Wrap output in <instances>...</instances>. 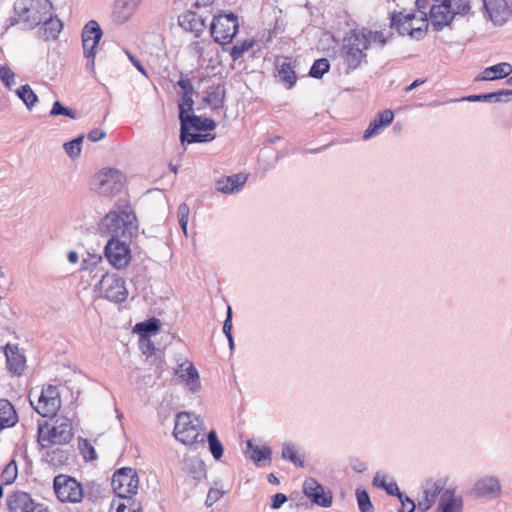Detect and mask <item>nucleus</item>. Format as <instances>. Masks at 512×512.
I'll return each instance as SVG.
<instances>
[{
	"label": "nucleus",
	"mask_w": 512,
	"mask_h": 512,
	"mask_svg": "<svg viewBox=\"0 0 512 512\" xmlns=\"http://www.w3.org/2000/svg\"><path fill=\"white\" fill-rule=\"evenodd\" d=\"M485 12L495 25H503L510 17V9L505 0H482Z\"/></svg>",
	"instance_id": "nucleus-20"
},
{
	"label": "nucleus",
	"mask_w": 512,
	"mask_h": 512,
	"mask_svg": "<svg viewBox=\"0 0 512 512\" xmlns=\"http://www.w3.org/2000/svg\"><path fill=\"white\" fill-rule=\"evenodd\" d=\"M38 437L42 447L66 444L73 437L71 423L68 419H57L51 426L40 427Z\"/></svg>",
	"instance_id": "nucleus-6"
},
{
	"label": "nucleus",
	"mask_w": 512,
	"mask_h": 512,
	"mask_svg": "<svg viewBox=\"0 0 512 512\" xmlns=\"http://www.w3.org/2000/svg\"><path fill=\"white\" fill-rule=\"evenodd\" d=\"M7 506L10 512H49L42 503H35L28 493L15 492L8 496Z\"/></svg>",
	"instance_id": "nucleus-15"
},
{
	"label": "nucleus",
	"mask_w": 512,
	"mask_h": 512,
	"mask_svg": "<svg viewBox=\"0 0 512 512\" xmlns=\"http://www.w3.org/2000/svg\"><path fill=\"white\" fill-rule=\"evenodd\" d=\"M34 409L43 417L55 416L61 407V398L58 388L54 385L44 387L38 397L37 403L30 400Z\"/></svg>",
	"instance_id": "nucleus-13"
},
{
	"label": "nucleus",
	"mask_w": 512,
	"mask_h": 512,
	"mask_svg": "<svg viewBox=\"0 0 512 512\" xmlns=\"http://www.w3.org/2000/svg\"><path fill=\"white\" fill-rule=\"evenodd\" d=\"M101 224L111 237L131 239L138 231L136 215L126 200H119Z\"/></svg>",
	"instance_id": "nucleus-1"
},
{
	"label": "nucleus",
	"mask_w": 512,
	"mask_h": 512,
	"mask_svg": "<svg viewBox=\"0 0 512 512\" xmlns=\"http://www.w3.org/2000/svg\"><path fill=\"white\" fill-rule=\"evenodd\" d=\"M136 328L140 332H144L146 334L155 333L159 329V321L157 319H151L146 322L137 324Z\"/></svg>",
	"instance_id": "nucleus-51"
},
{
	"label": "nucleus",
	"mask_w": 512,
	"mask_h": 512,
	"mask_svg": "<svg viewBox=\"0 0 512 512\" xmlns=\"http://www.w3.org/2000/svg\"><path fill=\"white\" fill-rule=\"evenodd\" d=\"M373 484L384 489L389 483L386 482V476L383 473L377 472L373 478Z\"/></svg>",
	"instance_id": "nucleus-62"
},
{
	"label": "nucleus",
	"mask_w": 512,
	"mask_h": 512,
	"mask_svg": "<svg viewBox=\"0 0 512 512\" xmlns=\"http://www.w3.org/2000/svg\"><path fill=\"white\" fill-rule=\"evenodd\" d=\"M115 512H140V508L136 507L134 502L130 508H127L125 503L118 502L115 507Z\"/></svg>",
	"instance_id": "nucleus-63"
},
{
	"label": "nucleus",
	"mask_w": 512,
	"mask_h": 512,
	"mask_svg": "<svg viewBox=\"0 0 512 512\" xmlns=\"http://www.w3.org/2000/svg\"><path fill=\"white\" fill-rule=\"evenodd\" d=\"M179 24L186 31L195 33L196 36L202 33L206 26L202 17L191 11L179 17Z\"/></svg>",
	"instance_id": "nucleus-26"
},
{
	"label": "nucleus",
	"mask_w": 512,
	"mask_h": 512,
	"mask_svg": "<svg viewBox=\"0 0 512 512\" xmlns=\"http://www.w3.org/2000/svg\"><path fill=\"white\" fill-rule=\"evenodd\" d=\"M231 331H232V310H231V307H228L227 317L223 324V332L225 333V335L227 337H230V335H232Z\"/></svg>",
	"instance_id": "nucleus-60"
},
{
	"label": "nucleus",
	"mask_w": 512,
	"mask_h": 512,
	"mask_svg": "<svg viewBox=\"0 0 512 512\" xmlns=\"http://www.w3.org/2000/svg\"><path fill=\"white\" fill-rule=\"evenodd\" d=\"M247 448L250 451V458L257 464L260 465L262 462L271 460L272 451L268 446H257L254 445L251 440L247 441Z\"/></svg>",
	"instance_id": "nucleus-35"
},
{
	"label": "nucleus",
	"mask_w": 512,
	"mask_h": 512,
	"mask_svg": "<svg viewBox=\"0 0 512 512\" xmlns=\"http://www.w3.org/2000/svg\"><path fill=\"white\" fill-rule=\"evenodd\" d=\"M175 375L185 383L186 387L191 392H197L200 389L201 383L199 374L192 362L184 360L180 363L175 369Z\"/></svg>",
	"instance_id": "nucleus-19"
},
{
	"label": "nucleus",
	"mask_w": 512,
	"mask_h": 512,
	"mask_svg": "<svg viewBox=\"0 0 512 512\" xmlns=\"http://www.w3.org/2000/svg\"><path fill=\"white\" fill-rule=\"evenodd\" d=\"M362 41V38H360L357 32L351 33L344 39L341 56L348 69L354 70L358 68L365 60L366 46Z\"/></svg>",
	"instance_id": "nucleus-10"
},
{
	"label": "nucleus",
	"mask_w": 512,
	"mask_h": 512,
	"mask_svg": "<svg viewBox=\"0 0 512 512\" xmlns=\"http://www.w3.org/2000/svg\"><path fill=\"white\" fill-rule=\"evenodd\" d=\"M399 500L401 502V508L399 509V512H414L415 503L413 500H411L404 494L402 498H399Z\"/></svg>",
	"instance_id": "nucleus-58"
},
{
	"label": "nucleus",
	"mask_w": 512,
	"mask_h": 512,
	"mask_svg": "<svg viewBox=\"0 0 512 512\" xmlns=\"http://www.w3.org/2000/svg\"><path fill=\"white\" fill-rule=\"evenodd\" d=\"M356 496H357L358 506H359V509L361 510V512L372 511L373 506L371 504L370 497L366 491L357 490Z\"/></svg>",
	"instance_id": "nucleus-49"
},
{
	"label": "nucleus",
	"mask_w": 512,
	"mask_h": 512,
	"mask_svg": "<svg viewBox=\"0 0 512 512\" xmlns=\"http://www.w3.org/2000/svg\"><path fill=\"white\" fill-rule=\"evenodd\" d=\"M384 490L389 494V495H395L397 496L398 498H402L403 497V493L399 491V488L397 486V484L395 482H392V483H389L385 488Z\"/></svg>",
	"instance_id": "nucleus-64"
},
{
	"label": "nucleus",
	"mask_w": 512,
	"mask_h": 512,
	"mask_svg": "<svg viewBox=\"0 0 512 512\" xmlns=\"http://www.w3.org/2000/svg\"><path fill=\"white\" fill-rule=\"evenodd\" d=\"M193 94L182 93L179 102V119L189 116V112L193 110Z\"/></svg>",
	"instance_id": "nucleus-41"
},
{
	"label": "nucleus",
	"mask_w": 512,
	"mask_h": 512,
	"mask_svg": "<svg viewBox=\"0 0 512 512\" xmlns=\"http://www.w3.org/2000/svg\"><path fill=\"white\" fill-rule=\"evenodd\" d=\"M106 133L99 128H95L88 133V139L92 142H97L105 138Z\"/></svg>",
	"instance_id": "nucleus-61"
},
{
	"label": "nucleus",
	"mask_w": 512,
	"mask_h": 512,
	"mask_svg": "<svg viewBox=\"0 0 512 512\" xmlns=\"http://www.w3.org/2000/svg\"><path fill=\"white\" fill-rule=\"evenodd\" d=\"M360 38H362L363 44L366 46V50L379 47L382 48L387 43L388 36H386L382 31H371L368 29H362L360 32H357Z\"/></svg>",
	"instance_id": "nucleus-27"
},
{
	"label": "nucleus",
	"mask_w": 512,
	"mask_h": 512,
	"mask_svg": "<svg viewBox=\"0 0 512 512\" xmlns=\"http://www.w3.org/2000/svg\"><path fill=\"white\" fill-rule=\"evenodd\" d=\"M7 367L15 375H21L26 367V359L16 345L7 344L5 347Z\"/></svg>",
	"instance_id": "nucleus-22"
},
{
	"label": "nucleus",
	"mask_w": 512,
	"mask_h": 512,
	"mask_svg": "<svg viewBox=\"0 0 512 512\" xmlns=\"http://www.w3.org/2000/svg\"><path fill=\"white\" fill-rule=\"evenodd\" d=\"M63 458V450L56 448L51 452L46 453V460L50 462L51 465L57 466L61 465Z\"/></svg>",
	"instance_id": "nucleus-53"
},
{
	"label": "nucleus",
	"mask_w": 512,
	"mask_h": 512,
	"mask_svg": "<svg viewBox=\"0 0 512 512\" xmlns=\"http://www.w3.org/2000/svg\"><path fill=\"white\" fill-rule=\"evenodd\" d=\"M42 22L44 24L41 28L43 39L46 41L56 39L63 28L62 22L58 18L52 17L51 11L49 16Z\"/></svg>",
	"instance_id": "nucleus-31"
},
{
	"label": "nucleus",
	"mask_w": 512,
	"mask_h": 512,
	"mask_svg": "<svg viewBox=\"0 0 512 512\" xmlns=\"http://www.w3.org/2000/svg\"><path fill=\"white\" fill-rule=\"evenodd\" d=\"M102 37V30L99 26V24L91 20L89 21L82 32V39H89V40H96L99 41Z\"/></svg>",
	"instance_id": "nucleus-39"
},
{
	"label": "nucleus",
	"mask_w": 512,
	"mask_h": 512,
	"mask_svg": "<svg viewBox=\"0 0 512 512\" xmlns=\"http://www.w3.org/2000/svg\"><path fill=\"white\" fill-rule=\"evenodd\" d=\"M53 486L57 498L63 503H79L83 498L82 485L70 476L63 474L56 476Z\"/></svg>",
	"instance_id": "nucleus-11"
},
{
	"label": "nucleus",
	"mask_w": 512,
	"mask_h": 512,
	"mask_svg": "<svg viewBox=\"0 0 512 512\" xmlns=\"http://www.w3.org/2000/svg\"><path fill=\"white\" fill-rule=\"evenodd\" d=\"M224 495V491L218 488H211L208 492L206 505L212 506L215 502H217Z\"/></svg>",
	"instance_id": "nucleus-56"
},
{
	"label": "nucleus",
	"mask_w": 512,
	"mask_h": 512,
	"mask_svg": "<svg viewBox=\"0 0 512 512\" xmlns=\"http://www.w3.org/2000/svg\"><path fill=\"white\" fill-rule=\"evenodd\" d=\"M239 29L238 17L233 13H221L214 16L210 25V33L216 43L226 45L232 43Z\"/></svg>",
	"instance_id": "nucleus-4"
},
{
	"label": "nucleus",
	"mask_w": 512,
	"mask_h": 512,
	"mask_svg": "<svg viewBox=\"0 0 512 512\" xmlns=\"http://www.w3.org/2000/svg\"><path fill=\"white\" fill-rule=\"evenodd\" d=\"M382 128H384V126H382L378 120L374 119L370 122L368 128L365 130L363 138L366 140L377 135Z\"/></svg>",
	"instance_id": "nucleus-54"
},
{
	"label": "nucleus",
	"mask_w": 512,
	"mask_h": 512,
	"mask_svg": "<svg viewBox=\"0 0 512 512\" xmlns=\"http://www.w3.org/2000/svg\"><path fill=\"white\" fill-rule=\"evenodd\" d=\"M112 487L119 498L130 501L139 487V477L136 470L130 467L118 469L113 474Z\"/></svg>",
	"instance_id": "nucleus-7"
},
{
	"label": "nucleus",
	"mask_w": 512,
	"mask_h": 512,
	"mask_svg": "<svg viewBox=\"0 0 512 512\" xmlns=\"http://www.w3.org/2000/svg\"><path fill=\"white\" fill-rule=\"evenodd\" d=\"M205 439H207L209 444V449L211 454L216 460H219L223 455V445L217 438L215 431H210L208 434H206Z\"/></svg>",
	"instance_id": "nucleus-38"
},
{
	"label": "nucleus",
	"mask_w": 512,
	"mask_h": 512,
	"mask_svg": "<svg viewBox=\"0 0 512 512\" xmlns=\"http://www.w3.org/2000/svg\"><path fill=\"white\" fill-rule=\"evenodd\" d=\"M469 494L476 498L496 500L502 494L500 479L494 475H484L476 480Z\"/></svg>",
	"instance_id": "nucleus-14"
},
{
	"label": "nucleus",
	"mask_w": 512,
	"mask_h": 512,
	"mask_svg": "<svg viewBox=\"0 0 512 512\" xmlns=\"http://www.w3.org/2000/svg\"><path fill=\"white\" fill-rule=\"evenodd\" d=\"M438 510L441 512H462L463 500L461 497L455 496L454 489H446L440 497Z\"/></svg>",
	"instance_id": "nucleus-24"
},
{
	"label": "nucleus",
	"mask_w": 512,
	"mask_h": 512,
	"mask_svg": "<svg viewBox=\"0 0 512 512\" xmlns=\"http://www.w3.org/2000/svg\"><path fill=\"white\" fill-rule=\"evenodd\" d=\"M189 213H190V208L186 203H182L179 205L178 211H177L179 224L186 236H187V225H188Z\"/></svg>",
	"instance_id": "nucleus-48"
},
{
	"label": "nucleus",
	"mask_w": 512,
	"mask_h": 512,
	"mask_svg": "<svg viewBox=\"0 0 512 512\" xmlns=\"http://www.w3.org/2000/svg\"><path fill=\"white\" fill-rule=\"evenodd\" d=\"M226 95V90L223 85H216L206 91L203 101L212 109H219L222 107Z\"/></svg>",
	"instance_id": "nucleus-30"
},
{
	"label": "nucleus",
	"mask_w": 512,
	"mask_h": 512,
	"mask_svg": "<svg viewBox=\"0 0 512 512\" xmlns=\"http://www.w3.org/2000/svg\"><path fill=\"white\" fill-rule=\"evenodd\" d=\"M466 100L471 102H509L512 101V90L505 89L487 94L471 95L467 97Z\"/></svg>",
	"instance_id": "nucleus-33"
},
{
	"label": "nucleus",
	"mask_w": 512,
	"mask_h": 512,
	"mask_svg": "<svg viewBox=\"0 0 512 512\" xmlns=\"http://www.w3.org/2000/svg\"><path fill=\"white\" fill-rule=\"evenodd\" d=\"M125 176L117 169L104 168L92 180L93 188L102 195H113L123 188Z\"/></svg>",
	"instance_id": "nucleus-8"
},
{
	"label": "nucleus",
	"mask_w": 512,
	"mask_h": 512,
	"mask_svg": "<svg viewBox=\"0 0 512 512\" xmlns=\"http://www.w3.org/2000/svg\"><path fill=\"white\" fill-rule=\"evenodd\" d=\"M254 46V40L246 39L241 42H237L230 50V56L233 61L240 59L245 52L250 50Z\"/></svg>",
	"instance_id": "nucleus-40"
},
{
	"label": "nucleus",
	"mask_w": 512,
	"mask_h": 512,
	"mask_svg": "<svg viewBox=\"0 0 512 512\" xmlns=\"http://www.w3.org/2000/svg\"><path fill=\"white\" fill-rule=\"evenodd\" d=\"M446 479L429 480L423 488V495L418 501V507L422 511L429 510L436 501L437 496L446 486Z\"/></svg>",
	"instance_id": "nucleus-18"
},
{
	"label": "nucleus",
	"mask_w": 512,
	"mask_h": 512,
	"mask_svg": "<svg viewBox=\"0 0 512 512\" xmlns=\"http://www.w3.org/2000/svg\"><path fill=\"white\" fill-rule=\"evenodd\" d=\"M245 182L246 177L244 175L236 174L218 180L216 183V188L219 192L229 194L238 191Z\"/></svg>",
	"instance_id": "nucleus-28"
},
{
	"label": "nucleus",
	"mask_w": 512,
	"mask_h": 512,
	"mask_svg": "<svg viewBox=\"0 0 512 512\" xmlns=\"http://www.w3.org/2000/svg\"><path fill=\"white\" fill-rule=\"evenodd\" d=\"M303 492L313 503L321 507L332 505V494L326 492L324 487L314 478H307L303 483Z\"/></svg>",
	"instance_id": "nucleus-16"
},
{
	"label": "nucleus",
	"mask_w": 512,
	"mask_h": 512,
	"mask_svg": "<svg viewBox=\"0 0 512 512\" xmlns=\"http://www.w3.org/2000/svg\"><path fill=\"white\" fill-rule=\"evenodd\" d=\"M141 2L142 0H115L111 14L112 22L116 25L128 22L137 11Z\"/></svg>",
	"instance_id": "nucleus-17"
},
{
	"label": "nucleus",
	"mask_w": 512,
	"mask_h": 512,
	"mask_svg": "<svg viewBox=\"0 0 512 512\" xmlns=\"http://www.w3.org/2000/svg\"><path fill=\"white\" fill-rule=\"evenodd\" d=\"M180 139L181 142H187V143H203V142H210L215 139V134L213 133H191L189 132L188 127H184L180 129Z\"/></svg>",
	"instance_id": "nucleus-36"
},
{
	"label": "nucleus",
	"mask_w": 512,
	"mask_h": 512,
	"mask_svg": "<svg viewBox=\"0 0 512 512\" xmlns=\"http://www.w3.org/2000/svg\"><path fill=\"white\" fill-rule=\"evenodd\" d=\"M180 123L182 128L188 127V125H190L191 128H194L198 131H211L216 127L214 120L196 115H189L186 118H182Z\"/></svg>",
	"instance_id": "nucleus-29"
},
{
	"label": "nucleus",
	"mask_w": 512,
	"mask_h": 512,
	"mask_svg": "<svg viewBox=\"0 0 512 512\" xmlns=\"http://www.w3.org/2000/svg\"><path fill=\"white\" fill-rule=\"evenodd\" d=\"M183 469L193 479H201L206 473L204 462L198 457H186Z\"/></svg>",
	"instance_id": "nucleus-34"
},
{
	"label": "nucleus",
	"mask_w": 512,
	"mask_h": 512,
	"mask_svg": "<svg viewBox=\"0 0 512 512\" xmlns=\"http://www.w3.org/2000/svg\"><path fill=\"white\" fill-rule=\"evenodd\" d=\"M18 421L13 405L6 399H0V424L2 428L12 427Z\"/></svg>",
	"instance_id": "nucleus-32"
},
{
	"label": "nucleus",
	"mask_w": 512,
	"mask_h": 512,
	"mask_svg": "<svg viewBox=\"0 0 512 512\" xmlns=\"http://www.w3.org/2000/svg\"><path fill=\"white\" fill-rule=\"evenodd\" d=\"M454 15H466L471 9V0H447Z\"/></svg>",
	"instance_id": "nucleus-43"
},
{
	"label": "nucleus",
	"mask_w": 512,
	"mask_h": 512,
	"mask_svg": "<svg viewBox=\"0 0 512 512\" xmlns=\"http://www.w3.org/2000/svg\"><path fill=\"white\" fill-rule=\"evenodd\" d=\"M174 437L186 446L196 448L205 443L203 421L191 412H179L175 417Z\"/></svg>",
	"instance_id": "nucleus-2"
},
{
	"label": "nucleus",
	"mask_w": 512,
	"mask_h": 512,
	"mask_svg": "<svg viewBox=\"0 0 512 512\" xmlns=\"http://www.w3.org/2000/svg\"><path fill=\"white\" fill-rule=\"evenodd\" d=\"M394 119V114L392 110L386 109L382 112H380L375 120H378V122L385 127H387Z\"/></svg>",
	"instance_id": "nucleus-55"
},
{
	"label": "nucleus",
	"mask_w": 512,
	"mask_h": 512,
	"mask_svg": "<svg viewBox=\"0 0 512 512\" xmlns=\"http://www.w3.org/2000/svg\"><path fill=\"white\" fill-rule=\"evenodd\" d=\"M512 73V65L507 62H501L496 65L485 68L475 81H493L503 79Z\"/></svg>",
	"instance_id": "nucleus-23"
},
{
	"label": "nucleus",
	"mask_w": 512,
	"mask_h": 512,
	"mask_svg": "<svg viewBox=\"0 0 512 512\" xmlns=\"http://www.w3.org/2000/svg\"><path fill=\"white\" fill-rule=\"evenodd\" d=\"M18 469L15 461L8 463L2 471L1 478L5 484H11L17 477Z\"/></svg>",
	"instance_id": "nucleus-47"
},
{
	"label": "nucleus",
	"mask_w": 512,
	"mask_h": 512,
	"mask_svg": "<svg viewBox=\"0 0 512 512\" xmlns=\"http://www.w3.org/2000/svg\"><path fill=\"white\" fill-rule=\"evenodd\" d=\"M14 72L7 66L0 67V80L8 87L11 88L14 83Z\"/></svg>",
	"instance_id": "nucleus-52"
},
{
	"label": "nucleus",
	"mask_w": 512,
	"mask_h": 512,
	"mask_svg": "<svg viewBox=\"0 0 512 512\" xmlns=\"http://www.w3.org/2000/svg\"><path fill=\"white\" fill-rule=\"evenodd\" d=\"M288 500L287 496L283 493H277L272 496L271 507L273 509H279Z\"/></svg>",
	"instance_id": "nucleus-59"
},
{
	"label": "nucleus",
	"mask_w": 512,
	"mask_h": 512,
	"mask_svg": "<svg viewBox=\"0 0 512 512\" xmlns=\"http://www.w3.org/2000/svg\"><path fill=\"white\" fill-rule=\"evenodd\" d=\"M129 241L123 237H111L105 246L107 259L117 269L126 267L130 262Z\"/></svg>",
	"instance_id": "nucleus-12"
},
{
	"label": "nucleus",
	"mask_w": 512,
	"mask_h": 512,
	"mask_svg": "<svg viewBox=\"0 0 512 512\" xmlns=\"http://www.w3.org/2000/svg\"><path fill=\"white\" fill-rule=\"evenodd\" d=\"M99 41L96 40H89V39H82V45L84 50V55L87 58H92L90 62H88L87 67L94 71V49Z\"/></svg>",
	"instance_id": "nucleus-46"
},
{
	"label": "nucleus",
	"mask_w": 512,
	"mask_h": 512,
	"mask_svg": "<svg viewBox=\"0 0 512 512\" xmlns=\"http://www.w3.org/2000/svg\"><path fill=\"white\" fill-rule=\"evenodd\" d=\"M17 96L25 103L26 107L31 110L38 101L37 95L33 92L31 87L26 84L22 85L16 90Z\"/></svg>",
	"instance_id": "nucleus-37"
},
{
	"label": "nucleus",
	"mask_w": 512,
	"mask_h": 512,
	"mask_svg": "<svg viewBox=\"0 0 512 512\" xmlns=\"http://www.w3.org/2000/svg\"><path fill=\"white\" fill-rule=\"evenodd\" d=\"M329 68V61L326 58H320L314 62L309 74L314 78H321L325 73L329 71Z\"/></svg>",
	"instance_id": "nucleus-44"
},
{
	"label": "nucleus",
	"mask_w": 512,
	"mask_h": 512,
	"mask_svg": "<svg viewBox=\"0 0 512 512\" xmlns=\"http://www.w3.org/2000/svg\"><path fill=\"white\" fill-rule=\"evenodd\" d=\"M84 136L80 135L75 139L66 142L64 144L65 152L69 155L70 158L75 159L79 157L81 154V144L83 142Z\"/></svg>",
	"instance_id": "nucleus-42"
},
{
	"label": "nucleus",
	"mask_w": 512,
	"mask_h": 512,
	"mask_svg": "<svg viewBox=\"0 0 512 512\" xmlns=\"http://www.w3.org/2000/svg\"><path fill=\"white\" fill-rule=\"evenodd\" d=\"M276 70L278 77L287 85V88H291L296 83V73L287 57L276 59Z\"/></svg>",
	"instance_id": "nucleus-25"
},
{
	"label": "nucleus",
	"mask_w": 512,
	"mask_h": 512,
	"mask_svg": "<svg viewBox=\"0 0 512 512\" xmlns=\"http://www.w3.org/2000/svg\"><path fill=\"white\" fill-rule=\"evenodd\" d=\"M441 2L440 4H434L430 8V20L435 30L439 31L444 26L448 25L454 18L453 11L450 9L447 0H435Z\"/></svg>",
	"instance_id": "nucleus-21"
},
{
	"label": "nucleus",
	"mask_w": 512,
	"mask_h": 512,
	"mask_svg": "<svg viewBox=\"0 0 512 512\" xmlns=\"http://www.w3.org/2000/svg\"><path fill=\"white\" fill-rule=\"evenodd\" d=\"M416 15L414 13L399 12L393 14L391 19V26L395 28L401 35H409L414 39H421L424 37L427 30V13L421 12L419 17V26H414Z\"/></svg>",
	"instance_id": "nucleus-5"
},
{
	"label": "nucleus",
	"mask_w": 512,
	"mask_h": 512,
	"mask_svg": "<svg viewBox=\"0 0 512 512\" xmlns=\"http://www.w3.org/2000/svg\"><path fill=\"white\" fill-rule=\"evenodd\" d=\"M177 86L181 88L182 93L193 94L194 87L189 78L181 76L179 81L177 82Z\"/></svg>",
	"instance_id": "nucleus-57"
},
{
	"label": "nucleus",
	"mask_w": 512,
	"mask_h": 512,
	"mask_svg": "<svg viewBox=\"0 0 512 512\" xmlns=\"http://www.w3.org/2000/svg\"><path fill=\"white\" fill-rule=\"evenodd\" d=\"M50 114L52 116L64 115L72 119L76 117V112L74 110L64 107L59 101L54 102Z\"/></svg>",
	"instance_id": "nucleus-50"
},
{
	"label": "nucleus",
	"mask_w": 512,
	"mask_h": 512,
	"mask_svg": "<svg viewBox=\"0 0 512 512\" xmlns=\"http://www.w3.org/2000/svg\"><path fill=\"white\" fill-rule=\"evenodd\" d=\"M282 457L291 461L294 465L303 467L304 461L297 456L295 448L291 443H284L282 447Z\"/></svg>",
	"instance_id": "nucleus-45"
},
{
	"label": "nucleus",
	"mask_w": 512,
	"mask_h": 512,
	"mask_svg": "<svg viewBox=\"0 0 512 512\" xmlns=\"http://www.w3.org/2000/svg\"><path fill=\"white\" fill-rule=\"evenodd\" d=\"M95 288L104 298L115 303L125 301L128 296L125 281L116 274L106 273L102 276Z\"/></svg>",
	"instance_id": "nucleus-9"
},
{
	"label": "nucleus",
	"mask_w": 512,
	"mask_h": 512,
	"mask_svg": "<svg viewBox=\"0 0 512 512\" xmlns=\"http://www.w3.org/2000/svg\"><path fill=\"white\" fill-rule=\"evenodd\" d=\"M16 22L33 29L49 16L52 4L49 0H20L14 6Z\"/></svg>",
	"instance_id": "nucleus-3"
}]
</instances>
